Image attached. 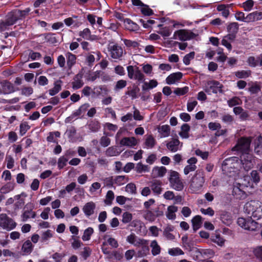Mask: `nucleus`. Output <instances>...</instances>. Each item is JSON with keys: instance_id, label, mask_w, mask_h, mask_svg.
Here are the masks:
<instances>
[{"instance_id": "nucleus-62", "label": "nucleus", "mask_w": 262, "mask_h": 262, "mask_svg": "<svg viewBox=\"0 0 262 262\" xmlns=\"http://www.w3.org/2000/svg\"><path fill=\"white\" fill-rule=\"evenodd\" d=\"M194 57V52H191L186 54L183 58V61L184 64L188 66L190 64L191 60Z\"/></svg>"}, {"instance_id": "nucleus-45", "label": "nucleus", "mask_w": 262, "mask_h": 262, "mask_svg": "<svg viewBox=\"0 0 262 262\" xmlns=\"http://www.w3.org/2000/svg\"><path fill=\"white\" fill-rule=\"evenodd\" d=\"M143 216L146 220L150 222H154L156 219L151 209L145 211Z\"/></svg>"}, {"instance_id": "nucleus-18", "label": "nucleus", "mask_w": 262, "mask_h": 262, "mask_svg": "<svg viewBox=\"0 0 262 262\" xmlns=\"http://www.w3.org/2000/svg\"><path fill=\"white\" fill-rule=\"evenodd\" d=\"M167 149L172 152H175L181 149L182 144L180 145V142L178 139L172 138L166 144Z\"/></svg>"}, {"instance_id": "nucleus-11", "label": "nucleus", "mask_w": 262, "mask_h": 262, "mask_svg": "<svg viewBox=\"0 0 262 262\" xmlns=\"http://www.w3.org/2000/svg\"><path fill=\"white\" fill-rule=\"evenodd\" d=\"M128 77L130 79L142 82L145 80V76L138 67L135 68L132 66L127 67Z\"/></svg>"}, {"instance_id": "nucleus-35", "label": "nucleus", "mask_w": 262, "mask_h": 262, "mask_svg": "<svg viewBox=\"0 0 262 262\" xmlns=\"http://www.w3.org/2000/svg\"><path fill=\"white\" fill-rule=\"evenodd\" d=\"M45 41L49 44H56L58 42L56 35L53 33H48L44 35Z\"/></svg>"}, {"instance_id": "nucleus-17", "label": "nucleus", "mask_w": 262, "mask_h": 262, "mask_svg": "<svg viewBox=\"0 0 262 262\" xmlns=\"http://www.w3.org/2000/svg\"><path fill=\"white\" fill-rule=\"evenodd\" d=\"M96 208V204L93 201L86 203L82 207V211L87 217L94 214Z\"/></svg>"}, {"instance_id": "nucleus-41", "label": "nucleus", "mask_w": 262, "mask_h": 262, "mask_svg": "<svg viewBox=\"0 0 262 262\" xmlns=\"http://www.w3.org/2000/svg\"><path fill=\"white\" fill-rule=\"evenodd\" d=\"M150 246L151 248V253L153 255L156 256L160 254L161 252V248L158 245L157 241H152Z\"/></svg>"}, {"instance_id": "nucleus-34", "label": "nucleus", "mask_w": 262, "mask_h": 262, "mask_svg": "<svg viewBox=\"0 0 262 262\" xmlns=\"http://www.w3.org/2000/svg\"><path fill=\"white\" fill-rule=\"evenodd\" d=\"M181 131L179 133L180 136L182 139H188L189 137V132L190 129V126L187 124H183L181 126Z\"/></svg>"}, {"instance_id": "nucleus-43", "label": "nucleus", "mask_w": 262, "mask_h": 262, "mask_svg": "<svg viewBox=\"0 0 262 262\" xmlns=\"http://www.w3.org/2000/svg\"><path fill=\"white\" fill-rule=\"evenodd\" d=\"M261 90V87L259 83L257 82L252 83L251 84H249V87L248 88V91L251 94H256L258 93Z\"/></svg>"}, {"instance_id": "nucleus-47", "label": "nucleus", "mask_w": 262, "mask_h": 262, "mask_svg": "<svg viewBox=\"0 0 262 262\" xmlns=\"http://www.w3.org/2000/svg\"><path fill=\"white\" fill-rule=\"evenodd\" d=\"M139 89L137 87H133V89L128 90L125 92V95L131 97L132 99H135L138 98V93Z\"/></svg>"}, {"instance_id": "nucleus-36", "label": "nucleus", "mask_w": 262, "mask_h": 262, "mask_svg": "<svg viewBox=\"0 0 262 262\" xmlns=\"http://www.w3.org/2000/svg\"><path fill=\"white\" fill-rule=\"evenodd\" d=\"M202 217L200 215H195L191 220L193 229L194 231L198 230L202 224Z\"/></svg>"}, {"instance_id": "nucleus-19", "label": "nucleus", "mask_w": 262, "mask_h": 262, "mask_svg": "<svg viewBox=\"0 0 262 262\" xmlns=\"http://www.w3.org/2000/svg\"><path fill=\"white\" fill-rule=\"evenodd\" d=\"M14 92V87L10 82L4 81L0 83V94H8Z\"/></svg>"}, {"instance_id": "nucleus-58", "label": "nucleus", "mask_w": 262, "mask_h": 262, "mask_svg": "<svg viewBox=\"0 0 262 262\" xmlns=\"http://www.w3.org/2000/svg\"><path fill=\"white\" fill-rule=\"evenodd\" d=\"M14 189V185L13 184L9 183L3 186L1 189V192L2 193H7Z\"/></svg>"}, {"instance_id": "nucleus-44", "label": "nucleus", "mask_w": 262, "mask_h": 262, "mask_svg": "<svg viewBox=\"0 0 262 262\" xmlns=\"http://www.w3.org/2000/svg\"><path fill=\"white\" fill-rule=\"evenodd\" d=\"M121 40H122L125 45V46L129 49H134L138 47L139 46V43L135 40H132L130 39H124L122 38Z\"/></svg>"}, {"instance_id": "nucleus-32", "label": "nucleus", "mask_w": 262, "mask_h": 262, "mask_svg": "<svg viewBox=\"0 0 262 262\" xmlns=\"http://www.w3.org/2000/svg\"><path fill=\"white\" fill-rule=\"evenodd\" d=\"M103 134L105 135L104 136H102L100 140V144L102 147H107L111 144V140L110 138H108V137H112L113 136V134L104 132Z\"/></svg>"}, {"instance_id": "nucleus-39", "label": "nucleus", "mask_w": 262, "mask_h": 262, "mask_svg": "<svg viewBox=\"0 0 262 262\" xmlns=\"http://www.w3.org/2000/svg\"><path fill=\"white\" fill-rule=\"evenodd\" d=\"M61 81L58 80L54 82L53 88L49 90L50 96H53L57 94L61 90Z\"/></svg>"}, {"instance_id": "nucleus-20", "label": "nucleus", "mask_w": 262, "mask_h": 262, "mask_svg": "<svg viewBox=\"0 0 262 262\" xmlns=\"http://www.w3.org/2000/svg\"><path fill=\"white\" fill-rule=\"evenodd\" d=\"M150 187L153 193L156 195H159L162 193V182L160 181L153 180L151 182Z\"/></svg>"}, {"instance_id": "nucleus-53", "label": "nucleus", "mask_w": 262, "mask_h": 262, "mask_svg": "<svg viewBox=\"0 0 262 262\" xmlns=\"http://www.w3.org/2000/svg\"><path fill=\"white\" fill-rule=\"evenodd\" d=\"M211 239L213 242L217 244L220 246H223L224 244L225 241L219 234H215L212 236Z\"/></svg>"}, {"instance_id": "nucleus-60", "label": "nucleus", "mask_w": 262, "mask_h": 262, "mask_svg": "<svg viewBox=\"0 0 262 262\" xmlns=\"http://www.w3.org/2000/svg\"><path fill=\"white\" fill-rule=\"evenodd\" d=\"M222 120L224 123L228 125H231L234 122L233 117L229 114L224 115L222 117Z\"/></svg>"}, {"instance_id": "nucleus-56", "label": "nucleus", "mask_w": 262, "mask_h": 262, "mask_svg": "<svg viewBox=\"0 0 262 262\" xmlns=\"http://www.w3.org/2000/svg\"><path fill=\"white\" fill-rule=\"evenodd\" d=\"M168 253L170 255L174 256L184 254L183 251L178 247L169 249Z\"/></svg>"}, {"instance_id": "nucleus-49", "label": "nucleus", "mask_w": 262, "mask_h": 262, "mask_svg": "<svg viewBox=\"0 0 262 262\" xmlns=\"http://www.w3.org/2000/svg\"><path fill=\"white\" fill-rule=\"evenodd\" d=\"M93 232V229L92 227H88L84 231L83 234L82 236V239L83 241H89Z\"/></svg>"}, {"instance_id": "nucleus-31", "label": "nucleus", "mask_w": 262, "mask_h": 262, "mask_svg": "<svg viewBox=\"0 0 262 262\" xmlns=\"http://www.w3.org/2000/svg\"><path fill=\"white\" fill-rule=\"evenodd\" d=\"M261 15V13L257 11L251 13L246 16L245 22L254 21L260 19Z\"/></svg>"}, {"instance_id": "nucleus-21", "label": "nucleus", "mask_w": 262, "mask_h": 262, "mask_svg": "<svg viewBox=\"0 0 262 262\" xmlns=\"http://www.w3.org/2000/svg\"><path fill=\"white\" fill-rule=\"evenodd\" d=\"M182 76L183 74L180 72L172 73L166 78V82L169 85L174 84L176 82L179 81Z\"/></svg>"}, {"instance_id": "nucleus-29", "label": "nucleus", "mask_w": 262, "mask_h": 262, "mask_svg": "<svg viewBox=\"0 0 262 262\" xmlns=\"http://www.w3.org/2000/svg\"><path fill=\"white\" fill-rule=\"evenodd\" d=\"M166 172V168L164 166L155 167L152 170V174L154 177H162Z\"/></svg>"}, {"instance_id": "nucleus-37", "label": "nucleus", "mask_w": 262, "mask_h": 262, "mask_svg": "<svg viewBox=\"0 0 262 262\" xmlns=\"http://www.w3.org/2000/svg\"><path fill=\"white\" fill-rule=\"evenodd\" d=\"M67 58V63L69 69H71L74 64L76 63V55L70 52H68L66 54Z\"/></svg>"}, {"instance_id": "nucleus-14", "label": "nucleus", "mask_w": 262, "mask_h": 262, "mask_svg": "<svg viewBox=\"0 0 262 262\" xmlns=\"http://www.w3.org/2000/svg\"><path fill=\"white\" fill-rule=\"evenodd\" d=\"M222 87L223 85L219 81L211 80L207 82L204 90L208 95H211L212 93H222Z\"/></svg>"}, {"instance_id": "nucleus-10", "label": "nucleus", "mask_w": 262, "mask_h": 262, "mask_svg": "<svg viewBox=\"0 0 262 262\" xmlns=\"http://www.w3.org/2000/svg\"><path fill=\"white\" fill-rule=\"evenodd\" d=\"M16 222L5 213L0 214V227L7 231H11L16 226Z\"/></svg>"}, {"instance_id": "nucleus-51", "label": "nucleus", "mask_w": 262, "mask_h": 262, "mask_svg": "<svg viewBox=\"0 0 262 262\" xmlns=\"http://www.w3.org/2000/svg\"><path fill=\"white\" fill-rule=\"evenodd\" d=\"M239 26L237 23L233 22L230 23L227 27V30L229 33L236 34L238 30Z\"/></svg>"}, {"instance_id": "nucleus-38", "label": "nucleus", "mask_w": 262, "mask_h": 262, "mask_svg": "<svg viewBox=\"0 0 262 262\" xmlns=\"http://www.w3.org/2000/svg\"><path fill=\"white\" fill-rule=\"evenodd\" d=\"M161 138L167 137L170 135V128L168 125H164L160 126L158 129Z\"/></svg>"}, {"instance_id": "nucleus-30", "label": "nucleus", "mask_w": 262, "mask_h": 262, "mask_svg": "<svg viewBox=\"0 0 262 262\" xmlns=\"http://www.w3.org/2000/svg\"><path fill=\"white\" fill-rule=\"evenodd\" d=\"M142 82L143 84L142 86V89L144 91L152 89L157 87L158 84L157 81L155 79L150 80L149 82L144 81Z\"/></svg>"}, {"instance_id": "nucleus-46", "label": "nucleus", "mask_w": 262, "mask_h": 262, "mask_svg": "<svg viewBox=\"0 0 262 262\" xmlns=\"http://www.w3.org/2000/svg\"><path fill=\"white\" fill-rule=\"evenodd\" d=\"M155 144L156 140L152 136L149 135L146 137L145 141V146L146 148H152Z\"/></svg>"}, {"instance_id": "nucleus-5", "label": "nucleus", "mask_w": 262, "mask_h": 262, "mask_svg": "<svg viewBox=\"0 0 262 262\" xmlns=\"http://www.w3.org/2000/svg\"><path fill=\"white\" fill-rule=\"evenodd\" d=\"M251 142V139L250 138H241L238 140L236 145L232 148V150L240 152L241 155L243 153L251 152L250 149Z\"/></svg>"}, {"instance_id": "nucleus-52", "label": "nucleus", "mask_w": 262, "mask_h": 262, "mask_svg": "<svg viewBox=\"0 0 262 262\" xmlns=\"http://www.w3.org/2000/svg\"><path fill=\"white\" fill-rule=\"evenodd\" d=\"M120 152L118 150L116 147L111 146L108 148L106 150V155L109 157H113L119 155Z\"/></svg>"}, {"instance_id": "nucleus-27", "label": "nucleus", "mask_w": 262, "mask_h": 262, "mask_svg": "<svg viewBox=\"0 0 262 262\" xmlns=\"http://www.w3.org/2000/svg\"><path fill=\"white\" fill-rule=\"evenodd\" d=\"M137 144V140L134 137H125L120 141V144L123 146H134Z\"/></svg>"}, {"instance_id": "nucleus-15", "label": "nucleus", "mask_w": 262, "mask_h": 262, "mask_svg": "<svg viewBox=\"0 0 262 262\" xmlns=\"http://www.w3.org/2000/svg\"><path fill=\"white\" fill-rule=\"evenodd\" d=\"M128 181V178L126 176H117L107 179V185L113 186L114 185L121 186Z\"/></svg>"}, {"instance_id": "nucleus-4", "label": "nucleus", "mask_w": 262, "mask_h": 262, "mask_svg": "<svg viewBox=\"0 0 262 262\" xmlns=\"http://www.w3.org/2000/svg\"><path fill=\"white\" fill-rule=\"evenodd\" d=\"M241 169L243 168L245 171L252 169L255 163V157L251 152L243 153L240 156L239 159Z\"/></svg>"}, {"instance_id": "nucleus-3", "label": "nucleus", "mask_w": 262, "mask_h": 262, "mask_svg": "<svg viewBox=\"0 0 262 262\" xmlns=\"http://www.w3.org/2000/svg\"><path fill=\"white\" fill-rule=\"evenodd\" d=\"M204 182L203 172L197 171L190 180L189 189L192 193H199L201 192Z\"/></svg>"}, {"instance_id": "nucleus-9", "label": "nucleus", "mask_w": 262, "mask_h": 262, "mask_svg": "<svg viewBox=\"0 0 262 262\" xmlns=\"http://www.w3.org/2000/svg\"><path fill=\"white\" fill-rule=\"evenodd\" d=\"M108 51L111 58L115 60H122L123 56L126 54L123 48L117 43L109 45Z\"/></svg>"}, {"instance_id": "nucleus-1", "label": "nucleus", "mask_w": 262, "mask_h": 262, "mask_svg": "<svg viewBox=\"0 0 262 262\" xmlns=\"http://www.w3.org/2000/svg\"><path fill=\"white\" fill-rule=\"evenodd\" d=\"M244 210L251 216L239 217L237 221L238 225L250 231H259L261 227V225L252 220V217L256 220L262 217V203L258 201H251L245 205Z\"/></svg>"}, {"instance_id": "nucleus-61", "label": "nucleus", "mask_w": 262, "mask_h": 262, "mask_svg": "<svg viewBox=\"0 0 262 262\" xmlns=\"http://www.w3.org/2000/svg\"><path fill=\"white\" fill-rule=\"evenodd\" d=\"M122 222L124 224L129 223L133 219L132 214L128 212H125L122 214Z\"/></svg>"}, {"instance_id": "nucleus-23", "label": "nucleus", "mask_w": 262, "mask_h": 262, "mask_svg": "<svg viewBox=\"0 0 262 262\" xmlns=\"http://www.w3.org/2000/svg\"><path fill=\"white\" fill-rule=\"evenodd\" d=\"M79 35L82 38L88 40L93 41L97 39V36L92 35L91 32L89 28H85L82 31H80Z\"/></svg>"}, {"instance_id": "nucleus-50", "label": "nucleus", "mask_w": 262, "mask_h": 262, "mask_svg": "<svg viewBox=\"0 0 262 262\" xmlns=\"http://www.w3.org/2000/svg\"><path fill=\"white\" fill-rule=\"evenodd\" d=\"M68 161H69L68 158L66 157L63 156L59 157V159H58V161L57 163V166H58V168L59 170L63 168V167L67 165Z\"/></svg>"}, {"instance_id": "nucleus-63", "label": "nucleus", "mask_w": 262, "mask_h": 262, "mask_svg": "<svg viewBox=\"0 0 262 262\" xmlns=\"http://www.w3.org/2000/svg\"><path fill=\"white\" fill-rule=\"evenodd\" d=\"M31 9L29 8H27L24 10H15V12L20 19L24 18L30 12Z\"/></svg>"}, {"instance_id": "nucleus-57", "label": "nucleus", "mask_w": 262, "mask_h": 262, "mask_svg": "<svg viewBox=\"0 0 262 262\" xmlns=\"http://www.w3.org/2000/svg\"><path fill=\"white\" fill-rule=\"evenodd\" d=\"M172 32V30L169 27H165L160 29L158 33L163 37H168Z\"/></svg>"}, {"instance_id": "nucleus-12", "label": "nucleus", "mask_w": 262, "mask_h": 262, "mask_svg": "<svg viewBox=\"0 0 262 262\" xmlns=\"http://www.w3.org/2000/svg\"><path fill=\"white\" fill-rule=\"evenodd\" d=\"M169 181L171 187L177 191H181L184 185L180 179L178 172L175 171H171L170 173Z\"/></svg>"}, {"instance_id": "nucleus-7", "label": "nucleus", "mask_w": 262, "mask_h": 262, "mask_svg": "<svg viewBox=\"0 0 262 262\" xmlns=\"http://www.w3.org/2000/svg\"><path fill=\"white\" fill-rule=\"evenodd\" d=\"M126 241L136 247H142L144 252L149 251L148 247V241L146 239L141 238L137 236L135 234L132 233L126 237Z\"/></svg>"}, {"instance_id": "nucleus-54", "label": "nucleus", "mask_w": 262, "mask_h": 262, "mask_svg": "<svg viewBox=\"0 0 262 262\" xmlns=\"http://www.w3.org/2000/svg\"><path fill=\"white\" fill-rule=\"evenodd\" d=\"M136 171L138 173L148 172L149 168L148 165L142 164L141 163H138L136 167Z\"/></svg>"}, {"instance_id": "nucleus-16", "label": "nucleus", "mask_w": 262, "mask_h": 262, "mask_svg": "<svg viewBox=\"0 0 262 262\" xmlns=\"http://www.w3.org/2000/svg\"><path fill=\"white\" fill-rule=\"evenodd\" d=\"M33 206L31 204H27L25 206L21 216L23 222H26L30 218L34 219L36 217V213L33 211Z\"/></svg>"}, {"instance_id": "nucleus-33", "label": "nucleus", "mask_w": 262, "mask_h": 262, "mask_svg": "<svg viewBox=\"0 0 262 262\" xmlns=\"http://www.w3.org/2000/svg\"><path fill=\"white\" fill-rule=\"evenodd\" d=\"M124 23L125 28L128 30L135 31L138 30V25L129 18H125L124 20Z\"/></svg>"}, {"instance_id": "nucleus-2", "label": "nucleus", "mask_w": 262, "mask_h": 262, "mask_svg": "<svg viewBox=\"0 0 262 262\" xmlns=\"http://www.w3.org/2000/svg\"><path fill=\"white\" fill-rule=\"evenodd\" d=\"M222 169L224 174L235 179L241 169L239 158L232 157L226 159L222 164Z\"/></svg>"}, {"instance_id": "nucleus-22", "label": "nucleus", "mask_w": 262, "mask_h": 262, "mask_svg": "<svg viewBox=\"0 0 262 262\" xmlns=\"http://www.w3.org/2000/svg\"><path fill=\"white\" fill-rule=\"evenodd\" d=\"M254 152L258 155H262V135L256 137L253 141Z\"/></svg>"}, {"instance_id": "nucleus-40", "label": "nucleus", "mask_w": 262, "mask_h": 262, "mask_svg": "<svg viewBox=\"0 0 262 262\" xmlns=\"http://www.w3.org/2000/svg\"><path fill=\"white\" fill-rule=\"evenodd\" d=\"M115 199L114 193L112 190H108L105 195V199L104 200V203L106 206H111L112 204V202Z\"/></svg>"}, {"instance_id": "nucleus-8", "label": "nucleus", "mask_w": 262, "mask_h": 262, "mask_svg": "<svg viewBox=\"0 0 262 262\" xmlns=\"http://www.w3.org/2000/svg\"><path fill=\"white\" fill-rule=\"evenodd\" d=\"M248 186H250L249 182L247 183H235L233 187V195L237 199L243 200L245 199L247 196L245 189Z\"/></svg>"}, {"instance_id": "nucleus-55", "label": "nucleus", "mask_w": 262, "mask_h": 262, "mask_svg": "<svg viewBox=\"0 0 262 262\" xmlns=\"http://www.w3.org/2000/svg\"><path fill=\"white\" fill-rule=\"evenodd\" d=\"M235 76L238 78H246L251 75V71L249 70H242L235 72Z\"/></svg>"}, {"instance_id": "nucleus-48", "label": "nucleus", "mask_w": 262, "mask_h": 262, "mask_svg": "<svg viewBox=\"0 0 262 262\" xmlns=\"http://www.w3.org/2000/svg\"><path fill=\"white\" fill-rule=\"evenodd\" d=\"M89 129L92 132H97L100 128V125L98 121L93 120L88 124Z\"/></svg>"}, {"instance_id": "nucleus-13", "label": "nucleus", "mask_w": 262, "mask_h": 262, "mask_svg": "<svg viewBox=\"0 0 262 262\" xmlns=\"http://www.w3.org/2000/svg\"><path fill=\"white\" fill-rule=\"evenodd\" d=\"M195 34L190 30H179L174 32L173 39H179L181 41H186L194 38Z\"/></svg>"}, {"instance_id": "nucleus-26", "label": "nucleus", "mask_w": 262, "mask_h": 262, "mask_svg": "<svg viewBox=\"0 0 262 262\" xmlns=\"http://www.w3.org/2000/svg\"><path fill=\"white\" fill-rule=\"evenodd\" d=\"M174 229V227L171 225H168L164 228L163 235L167 240L172 241L175 238L174 235L171 233Z\"/></svg>"}, {"instance_id": "nucleus-24", "label": "nucleus", "mask_w": 262, "mask_h": 262, "mask_svg": "<svg viewBox=\"0 0 262 262\" xmlns=\"http://www.w3.org/2000/svg\"><path fill=\"white\" fill-rule=\"evenodd\" d=\"M82 77L83 75L81 73H78L75 76L72 83L73 89H79L83 86L84 83L82 80Z\"/></svg>"}, {"instance_id": "nucleus-28", "label": "nucleus", "mask_w": 262, "mask_h": 262, "mask_svg": "<svg viewBox=\"0 0 262 262\" xmlns=\"http://www.w3.org/2000/svg\"><path fill=\"white\" fill-rule=\"evenodd\" d=\"M178 210V207L174 205H171L168 207L166 216L169 220H174L176 218L175 213Z\"/></svg>"}, {"instance_id": "nucleus-64", "label": "nucleus", "mask_w": 262, "mask_h": 262, "mask_svg": "<svg viewBox=\"0 0 262 262\" xmlns=\"http://www.w3.org/2000/svg\"><path fill=\"white\" fill-rule=\"evenodd\" d=\"M253 253L259 262H262V246H259L255 248Z\"/></svg>"}, {"instance_id": "nucleus-25", "label": "nucleus", "mask_w": 262, "mask_h": 262, "mask_svg": "<svg viewBox=\"0 0 262 262\" xmlns=\"http://www.w3.org/2000/svg\"><path fill=\"white\" fill-rule=\"evenodd\" d=\"M220 220L222 223L226 225H229L232 223V215L231 213L226 211H221L220 212Z\"/></svg>"}, {"instance_id": "nucleus-6", "label": "nucleus", "mask_w": 262, "mask_h": 262, "mask_svg": "<svg viewBox=\"0 0 262 262\" xmlns=\"http://www.w3.org/2000/svg\"><path fill=\"white\" fill-rule=\"evenodd\" d=\"M19 19L15 10L9 12L6 16V20L0 21V32L8 30L10 26L14 25L17 20Z\"/></svg>"}, {"instance_id": "nucleus-59", "label": "nucleus", "mask_w": 262, "mask_h": 262, "mask_svg": "<svg viewBox=\"0 0 262 262\" xmlns=\"http://www.w3.org/2000/svg\"><path fill=\"white\" fill-rule=\"evenodd\" d=\"M127 85V81L125 80H119L117 81L116 85L114 87V90L115 91H118L120 90H121L124 88Z\"/></svg>"}, {"instance_id": "nucleus-42", "label": "nucleus", "mask_w": 262, "mask_h": 262, "mask_svg": "<svg viewBox=\"0 0 262 262\" xmlns=\"http://www.w3.org/2000/svg\"><path fill=\"white\" fill-rule=\"evenodd\" d=\"M21 250L26 254H30L33 250V245L31 241H26L23 244Z\"/></svg>"}]
</instances>
